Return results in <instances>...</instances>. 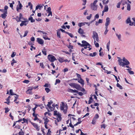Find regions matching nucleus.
I'll return each mask as SVG.
<instances>
[{
  "label": "nucleus",
  "instance_id": "35",
  "mask_svg": "<svg viewBox=\"0 0 135 135\" xmlns=\"http://www.w3.org/2000/svg\"><path fill=\"white\" fill-rule=\"evenodd\" d=\"M85 25V23H79L78 24V25L80 27H81V26H84Z\"/></svg>",
  "mask_w": 135,
  "mask_h": 135
},
{
  "label": "nucleus",
  "instance_id": "29",
  "mask_svg": "<svg viewBox=\"0 0 135 135\" xmlns=\"http://www.w3.org/2000/svg\"><path fill=\"white\" fill-rule=\"evenodd\" d=\"M97 54V53L96 52H94L93 54L90 53L89 54V56L91 57H94Z\"/></svg>",
  "mask_w": 135,
  "mask_h": 135
},
{
  "label": "nucleus",
  "instance_id": "44",
  "mask_svg": "<svg viewBox=\"0 0 135 135\" xmlns=\"http://www.w3.org/2000/svg\"><path fill=\"white\" fill-rule=\"evenodd\" d=\"M5 113H7L9 111L10 109L8 108H5Z\"/></svg>",
  "mask_w": 135,
  "mask_h": 135
},
{
  "label": "nucleus",
  "instance_id": "21",
  "mask_svg": "<svg viewBox=\"0 0 135 135\" xmlns=\"http://www.w3.org/2000/svg\"><path fill=\"white\" fill-rule=\"evenodd\" d=\"M7 13V11H6L4 13H3L2 14H1L2 17L4 19H5L6 18V17L7 16V15L6 14Z\"/></svg>",
  "mask_w": 135,
  "mask_h": 135
},
{
  "label": "nucleus",
  "instance_id": "37",
  "mask_svg": "<svg viewBox=\"0 0 135 135\" xmlns=\"http://www.w3.org/2000/svg\"><path fill=\"white\" fill-rule=\"evenodd\" d=\"M96 41L95 40H94V43L95 45V46L97 47H99V44L98 43L96 42Z\"/></svg>",
  "mask_w": 135,
  "mask_h": 135
},
{
  "label": "nucleus",
  "instance_id": "55",
  "mask_svg": "<svg viewBox=\"0 0 135 135\" xmlns=\"http://www.w3.org/2000/svg\"><path fill=\"white\" fill-rule=\"evenodd\" d=\"M45 90L46 92L47 93H48L50 91V89L48 88H45Z\"/></svg>",
  "mask_w": 135,
  "mask_h": 135
},
{
  "label": "nucleus",
  "instance_id": "15",
  "mask_svg": "<svg viewBox=\"0 0 135 135\" xmlns=\"http://www.w3.org/2000/svg\"><path fill=\"white\" fill-rule=\"evenodd\" d=\"M43 119L44 120L45 122H44V124H47L49 122V120L47 118L46 116H45V117L43 118Z\"/></svg>",
  "mask_w": 135,
  "mask_h": 135
},
{
  "label": "nucleus",
  "instance_id": "58",
  "mask_svg": "<svg viewBox=\"0 0 135 135\" xmlns=\"http://www.w3.org/2000/svg\"><path fill=\"white\" fill-rule=\"evenodd\" d=\"M44 86L45 87H48L50 86V84L48 83H46Z\"/></svg>",
  "mask_w": 135,
  "mask_h": 135
},
{
  "label": "nucleus",
  "instance_id": "56",
  "mask_svg": "<svg viewBox=\"0 0 135 135\" xmlns=\"http://www.w3.org/2000/svg\"><path fill=\"white\" fill-rule=\"evenodd\" d=\"M22 120L23 121V122H22V123L23 124L24 123L27 122V120L26 119H25V118H23L22 119Z\"/></svg>",
  "mask_w": 135,
  "mask_h": 135
},
{
  "label": "nucleus",
  "instance_id": "3",
  "mask_svg": "<svg viewBox=\"0 0 135 135\" xmlns=\"http://www.w3.org/2000/svg\"><path fill=\"white\" fill-rule=\"evenodd\" d=\"M47 58L49 60L52 62H54L55 60H57V59L55 57L52 55H49L48 56Z\"/></svg>",
  "mask_w": 135,
  "mask_h": 135
},
{
  "label": "nucleus",
  "instance_id": "9",
  "mask_svg": "<svg viewBox=\"0 0 135 135\" xmlns=\"http://www.w3.org/2000/svg\"><path fill=\"white\" fill-rule=\"evenodd\" d=\"M126 23L127 24H128L129 23V25L130 26H133L134 25V22H132L130 20V18H128L126 21Z\"/></svg>",
  "mask_w": 135,
  "mask_h": 135
},
{
  "label": "nucleus",
  "instance_id": "62",
  "mask_svg": "<svg viewBox=\"0 0 135 135\" xmlns=\"http://www.w3.org/2000/svg\"><path fill=\"white\" fill-rule=\"evenodd\" d=\"M108 27H105V30L104 32V34L105 35H106L108 31V30L107 29Z\"/></svg>",
  "mask_w": 135,
  "mask_h": 135
},
{
  "label": "nucleus",
  "instance_id": "40",
  "mask_svg": "<svg viewBox=\"0 0 135 135\" xmlns=\"http://www.w3.org/2000/svg\"><path fill=\"white\" fill-rule=\"evenodd\" d=\"M117 86L120 89H123V87L122 86L120 85L118 83H117Z\"/></svg>",
  "mask_w": 135,
  "mask_h": 135
},
{
  "label": "nucleus",
  "instance_id": "57",
  "mask_svg": "<svg viewBox=\"0 0 135 135\" xmlns=\"http://www.w3.org/2000/svg\"><path fill=\"white\" fill-rule=\"evenodd\" d=\"M28 31L27 30H26L25 31V33L24 34L23 36V37H25L27 35V34L28 33Z\"/></svg>",
  "mask_w": 135,
  "mask_h": 135
},
{
  "label": "nucleus",
  "instance_id": "47",
  "mask_svg": "<svg viewBox=\"0 0 135 135\" xmlns=\"http://www.w3.org/2000/svg\"><path fill=\"white\" fill-rule=\"evenodd\" d=\"M37 32H40L42 33L43 34L45 35H46L47 34V33H46L44 31H41L40 30H38L37 31Z\"/></svg>",
  "mask_w": 135,
  "mask_h": 135
},
{
  "label": "nucleus",
  "instance_id": "23",
  "mask_svg": "<svg viewBox=\"0 0 135 135\" xmlns=\"http://www.w3.org/2000/svg\"><path fill=\"white\" fill-rule=\"evenodd\" d=\"M43 5L42 4L41 5H37V6H36V10H37L38 9H40L41 8L43 7Z\"/></svg>",
  "mask_w": 135,
  "mask_h": 135
},
{
  "label": "nucleus",
  "instance_id": "18",
  "mask_svg": "<svg viewBox=\"0 0 135 135\" xmlns=\"http://www.w3.org/2000/svg\"><path fill=\"white\" fill-rule=\"evenodd\" d=\"M108 10V6L106 5L105 6L104 9L103 10V12H107Z\"/></svg>",
  "mask_w": 135,
  "mask_h": 135
},
{
  "label": "nucleus",
  "instance_id": "51",
  "mask_svg": "<svg viewBox=\"0 0 135 135\" xmlns=\"http://www.w3.org/2000/svg\"><path fill=\"white\" fill-rule=\"evenodd\" d=\"M116 36L117 37L118 39L119 40H120L121 36L120 34L119 35H118L117 33H116Z\"/></svg>",
  "mask_w": 135,
  "mask_h": 135
},
{
  "label": "nucleus",
  "instance_id": "54",
  "mask_svg": "<svg viewBox=\"0 0 135 135\" xmlns=\"http://www.w3.org/2000/svg\"><path fill=\"white\" fill-rule=\"evenodd\" d=\"M82 43L83 44H86L88 45L89 44L88 43V42H87L86 41H84V40H83L82 41Z\"/></svg>",
  "mask_w": 135,
  "mask_h": 135
},
{
  "label": "nucleus",
  "instance_id": "5",
  "mask_svg": "<svg viewBox=\"0 0 135 135\" xmlns=\"http://www.w3.org/2000/svg\"><path fill=\"white\" fill-rule=\"evenodd\" d=\"M30 123L37 131H39L40 130L39 127L38 126V125L37 124L32 122H30Z\"/></svg>",
  "mask_w": 135,
  "mask_h": 135
},
{
  "label": "nucleus",
  "instance_id": "34",
  "mask_svg": "<svg viewBox=\"0 0 135 135\" xmlns=\"http://www.w3.org/2000/svg\"><path fill=\"white\" fill-rule=\"evenodd\" d=\"M28 20H30L31 22H35V20L33 19V17H32L29 18H28Z\"/></svg>",
  "mask_w": 135,
  "mask_h": 135
},
{
  "label": "nucleus",
  "instance_id": "11",
  "mask_svg": "<svg viewBox=\"0 0 135 135\" xmlns=\"http://www.w3.org/2000/svg\"><path fill=\"white\" fill-rule=\"evenodd\" d=\"M90 6L91 9L93 10H96L97 8V6L96 5H93V3L90 4Z\"/></svg>",
  "mask_w": 135,
  "mask_h": 135
},
{
  "label": "nucleus",
  "instance_id": "7",
  "mask_svg": "<svg viewBox=\"0 0 135 135\" xmlns=\"http://www.w3.org/2000/svg\"><path fill=\"white\" fill-rule=\"evenodd\" d=\"M37 41L39 44L42 45L44 44V41L43 40L40 38H37Z\"/></svg>",
  "mask_w": 135,
  "mask_h": 135
},
{
  "label": "nucleus",
  "instance_id": "61",
  "mask_svg": "<svg viewBox=\"0 0 135 135\" xmlns=\"http://www.w3.org/2000/svg\"><path fill=\"white\" fill-rule=\"evenodd\" d=\"M33 89V87H28V91L30 90L32 91V90Z\"/></svg>",
  "mask_w": 135,
  "mask_h": 135
},
{
  "label": "nucleus",
  "instance_id": "42",
  "mask_svg": "<svg viewBox=\"0 0 135 135\" xmlns=\"http://www.w3.org/2000/svg\"><path fill=\"white\" fill-rule=\"evenodd\" d=\"M16 62L17 61L14 59H13L11 63V64L12 66H13L14 63H16Z\"/></svg>",
  "mask_w": 135,
  "mask_h": 135
},
{
  "label": "nucleus",
  "instance_id": "4",
  "mask_svg": "<svg viewBox=\"0 0 135 135\" xmlns=\"http://www.w3.org/2000/svg\"><path fill=\"white\" fill-rule=\"evenodd\" d=\"M93 35L92 36V37L94 39V40H95L96 39V40L97 42H98L99 41V37L98 34L97 33L94 31H93Z\"/></svg>",
  "mask_w": 135,
  "mask_h": 135
},
{
  "label": "nucleus",
  "instance_id": "6",
  "mask_svg": "<svg viewBox=\"0 0 135 135\" xmlns=\"http://www.w3.org/2000/svg\"><path fill=\"white\" fill-rule=\"evenodd\" d=\"M81 46H82V47H84V49H86L88 47L89 48V51L91 49V48H90V46H91L89 44L88 45L86 44H82Z\"/></svg>",
  "mask_w": 135,
  "mask_h": 135
},
{
  "label": "nucleus",
  "instance_id": "50",
  "mask_svg": "<svg viewBox=\"0 0 135 135\" xmlns=\"http://www.w3.org/2000/svg\"><path fill=\"white\" fill-rule=\"evenodd\" d=\"M26 93L27 94H32V91L30 90L28 91V90H27L26 92Z\"/></svg>",
  "mask_w": 135,
  "mask_h": 135
},
{
  "label": "nucleus",
  "instance_id": "32",
  "mask_svg": "<svg viewBox=\"0 0 135 135\" xmlns=\"http://www.w3.org/2000/svg\"><path fill=\"white\" fill-rule=\"evenodd\" d=\"M129 69H127V70L129 73L131 74H134V72L130 70Z\"/></svg>",
  "mask_w": 135,
  "mask_h": 135
},
{
  "label": "nucleus",
  "instance_id": "64",
  "mask_svg": "<svg viewBox=\"0 0 135 135\" xmlns=\"http://www.w3.org/2000/svg\"><path fill=\"white\" fill-rule=\"evenodd\" d=\"M19 135H24V133L21 131L20 132L18 133Z\"/></svg>",
  "mask_w": 135,
  "mask_h": 135
},
{
  "label": "nucleus",
  "instance_id": "22",
  "mask_svg": "<svg viewBox=\"0 0 135 135\" xmlns=\"http://www.w3.org/2000/svg\"><path fill=\"white\" fill-rule=\"evenodd\" d=\"M58 60L61 63H62L64 62V58L62 57H59V58L58 59Z\"/></svg>",
  "mask_w": 135,
  "mask_h": 135
},
{
  "label": "nucleus",
  "instance_id": "60",
  "mask_svg": "<svg viewBox=\"0 0 135 135\" xmlns=\"http://www.w3.org/2000/svg\"><path fill=\"white\" fill-rule=\"evenodd\" d=\"M91 16L92 15L91 14H90L89 16H87V19L88 20H90L91 17Z\"/></svg>",
  "mask_w": 135,
  "mask_h": 135
},
{
  "label": "nucleus",
  "instance_id": "36",
  "mask_svg": "<svg viewBox=\"0 0 135 135\" xmlns=\"http://www.w3.org/2000/svg\"><path fill=\"white\" fill-rule=\"evenodd\" d=\"M61 81L59 79H56V81L55 84V85H56L57 83H60Z\"/></svg>",
  "mask_w": 135,
  "mask_h": 135
},
{
  "label": "nucleus",
  "instance_id": "38",
  "mask_svg": "<svg viewBox=\"0 0 135 135\" xmlns=\"http://www.w3.org/2000/svg\"><path fill=\"white\" fill-rule=\"evenodd\" d=\"M21 19V17L20 16L19 17H17L16 18V20L18 22H19L20 21H21L20 20Z\"/></svg>",
  "mask_w": 135,
  "mask_h": 135
},
{
  "label": "nucleus",
  "instance_id": "17",
  "mask_svg": "<svg viewBox=\"0 0 135 135\" xmlns=\"http://www.w3.org/2000/svg\"><path fill=\"white\" fill-rule=\"evenodd\" d=\"M68 91L72 93H78V90H73L71 89H69L68 90Z\"/></svg>",
  "mask_w": 135,
  "mask_h": 135
},
{
  "label": "nucleus",
  "instance_id": "14",
  "mask_svg": "<svg viewBox=\"0 0 135 135\" xmlns=\"http://www.w3.org/2000/svg\"><path fill=\"white\" fill-rule=\"evenodd\" d=\"M38 115L37 114H36L33 113L32 114V115L33 117H34L33 120L35 121L39 120V119L38 118L37 116Z\"/></svg>",
  "mask_w": 135,
  "mask_h": 135
},
{
  "label": "nucleus",
  "instance_id": "12",
  "mask_svg": "<svg viewBox=\"0 0 135 135\" xmlns=\"http://www.w3.org/2000/svg\"><path fill=\"white\" fill-rule=\"evenodd\" d=\"M27 21H22L21 23L20 24V26L22 27L23 25L26 26L28 23Z\"/></svg>",
  "mask_w": 135,
  "mask_h": 135
},
{
  "label": "nucleus",
  "instance_id": "28",
  "mask_svg": "<svg viewBox=\"0 0 135 135\" xmlns=\"http://www.w3.org/2000/svg\"><path fill=\"white\" fill-rule=\"evenodd\" d=\"M61 115H60V116L57 117V118L56 119V120L57 122H59L62 119V118L61 117Z\"/></svg>",
  "mask_w": 135,
  "mask_h": 135
},
{
  "label": "nucleus",
  "instance_id": "39",
  "mask_svg": "<svg viewBox=\"0 0 135 135\" xmlns=\"http://www.w3.org/2000/svg\"><path fill=\"white\" fill-rule=\"evenodd\" d=\"M70 122L69 124V126L73 129V130H74V126H73V125H72L71 119L70 120Z\"/></svg>",
  "mask_w": 135,
  "mask_h": 135
},
{
  "label": "nucleus",
  "instance_id": "59",
  "mask_svg": "<svg viewBox=\"0 0 135 135\" xmlns=\"http://www.w3.org/2000/svg\"><path fill=\"white\" fill-rule=\"evenodd\" d=\"M66 34L69 35V36L70 37H71L72 38L73 37V35L71 33H70L67 32Z\"/></svg>",
  "mask_w": 135,
  "mask_h": 135
},
{
  "label": "nucleus",
  "instance_id": "41",
  "mask_svg": "<svg viewBox=\"0 0 135 135\" xmlns=\"http://www.w3.org/2000/svg\"><path fill=\"white\" fill-rule=\"evenodd\" d=\"M10 94H10L11 95H16V94H14L13 93V91L12 89H10L9 91Z\"/></svg>",
  "mask_w": 135,
  "mask_h": 135
},
{
  "label": "nucleus",
  "instance_id": "2",
  "mask_svg": "<svg viewBox=\"0 0 135 135\" xmlns=\"http://www.w3.org/2000/svg\"><path fill=\"white\" fill-rule=\"evenodd\" d=\"M69 85L72 87L75 88L76 89L80 90L81 87L79 84L75 83H71L69 84Z\"/></svg>",
  "mask_w": 135,
  "mask_h": 135
},
{
  "label": "nucleus",
  "instance_id": "48",
  "mask_svg": "<svg viewBox=\"0 0 135 135\" xmlns=\"http://www.w3.org/2000/svg\"><path fill=\"white\" fill-rule=\"evenodd\" d=\"M51 132L50 131V129H49L48 131V132L47 133V135H51Z\"/></svg>",
  "mask_w": 135,
  "mask_h": 135
},
{
  "label": "nucleus",
  "instance_id": "30",
  "mask_svg": "<svg viewBox=\"0 0 135 135\" xmlns=\"http://www.w3.org/2000/svg\"><path fill=\"white\" fill-rule=\"evenodd\" d=\"M67 129V127H65L63 128L62 129H60L59 130V134H57L56 135H60V132L61 131H64L66 130Z\"/></svg>",
  "mask_w": 135,
  "mask_h": 135
},
{
  "label": "nucleus",
  "instance_id": "13",
  "mask_svg": "<svg viewBox=\"0 0 135 135\" xmlns=\"http://www.w3.org/2000/svg\"><path fill=\"white\" fill-rule=\"evenodd\" d=\"M19 3V7L17 6L16 7L17 10L18 12V10L19 9H21L22 7V4L20 3V1H18Z\"/></svg>",
  "mask_w": 135,
  "mask_h": 135
},
{
  "label": "nucleus",
  "instance_id": "24",
  "mask_svg": "<svg viewBox=\"0 0 135 135\" xmlns=\"http://www.w3.org/2000/svg\"><path fill=\"white\" fill-rule=\"evenodd\" d=\"M118 61L119 62V64L120 65L122 66H124V63L122 62V59H120L118 60Z\"/></svg>",
  "mask_w": 135,
  "mask_h": 135
},
{
  "label": "nucleus",
  "instance_id": "31",
  "mask_svg": "<svg viewBox=\"0 0 135 135\" xmlns=\"http://www.w3.org/2000/svg\"><path fill=\"white\" fill-rule=\"evenodd\" d=\"M52 103V101L51 100L50 102H48V104L47 105V106L48 107H50V106H51V104Z\"/></svg>",
  "mask_w": 135,
  "mask_h": 135
},
{
  "label": "nucleus",
  "instance_id": "8",
  "mask_svg": "<svg viewBox=\"0 0 135 135\" xmlns=\"http://www.w3.org/2000/svg\"><path fill=\"white\" fill-rule=\"evenodd\" d=\"M123 60L124 62V64H123L124 66L125 65H127L129 64V61L126 59L125 57L123 58Z\"/></svg>",
  "mask_w": 135,
  "mask_h": 135
},
{
  "label": "nucleus",
  "instance_id": "46",
  "mask_svg": "<svg viewBox=\"0 0 135 135\" xmlns=\"http://www.w3.org/2000/svg\"><path fill=\"white\" fill-rule=\"evenodd\" d=\"M96 120L94 118L93 119L91 123L92 124H95L96 123Z\"/></svg>",
  "mask_w": 135,
  "mask_h": 135
},
{
  "label": "nucleus",
  "instance_id": "33",
  "mask_svg": "<svg viewBox=\"0 0 135 135\" xmlns=\"http://www.w3.org/2000/svg\"><path fill=\"white\" fill-rule=\"evenodd\" d=\"M127 9L128 11H130L131 10V5L130 4H127Z\"/></svg>",
  "mask_w": 135,
  "mask_h": 135
},
{
  "label": "nucleus",
  "instance_id": "53",
  "mask_svg": "<svg viewBox=\"0 0 135 135\" xmlns=\"http://www.w3.org/2000/svg\"><path fill=\"white\" fill-rule=\"evenodd\" d=\"M47 114H48L49 116H51V113L49 112H46L44 114L45 116Z\"/></svg>",
  "mask_w": 135,
  "mask_h": 135
},
{
  "label": "nucleus",
  "instance_id": "27",
  "mask_svg": "<svg viewBox=\"0 0 135 135\" xmlns=\"http://www.w3.org/2000/svg\"><path fill=\"white\" fill-rule=\"evenodd\" d=\"M43 38L45 40H50V38H49L46 35H44L43 36Z\"/></svg>",
  "mask_w": 135,
  "mask_h": 135
},
{
  "label": "nucleus",
  "instance_id": "25",
  "mask_svg": "<svg viewBox=\"0 0 135 135\" xmlns=\"http://www.w3.org/2000/svg\"><path fill=\"white\" fill-rule=\"evenodd\" d=\"M34 105H35V106H36L37 107H40V108L41 109H42L43 108H44V107L42 106V104H35Z\"/></svg>",
  "mask_w": 135,
  "mask_h": 135
},
{
  "label": "nucleus",
  "instance_id": "26",
  "mask_svg": "<svg viewBox=\"0 0 135 135\" xmlns=\"http://www.w3.org/2000/svg\"><path fill=\"white\" fill-rule=\"evenodd\" d=\"M78 33L80 34H83L84 33L83 30L81 28H80L78 31Z\"/></svg>",
  "mask_w": 135,
  "mask_h": 135
},
{
  "label": "nucleus",
  "instance_id": "10",
  "mask_svg": "<svg viewBox=\"0 0 135 135\" xmlns=\"http://www.w3.org/2000/svg\"><path fill=\"white\" fill-rule=\"evenodd\" d=\"M110 18L109 17H107L106 19V22L105 23V26H106L105 27L108 28V26L110 22Z\"/></svg>",
  "mask_w": 135,
  "mask_h": 135
},
{
  "label": "nucleus",
  "instance_id": "1",
  "mask_svg": "<svg viewBox=\"0 0 135 135\" xmlns=\"http://www.w3.org/2000/svg\"><path fill=\"white\" fill-rule=\"evenodd\" d=\"M61 109L63 111V112L65 114L66 113L67 109L68 106L66 104H65L63 102H62V105H61Z\"/></svg>",
  "mask_w": 135,
  "mask_h": 135
},
{
  "label": "nucleus",
  "instance_id": "19",
  "mask_svg": "<svg viewBox=\"0 0 135 135\" xmlns=\"http://www.w3.org/2000/svg\"><path fill=\"white\" fill-rule=\"evenodd\" d=\"M78 81L79 83L81 84L83 86L84 85V80L81 78H80V80H78Z\"/></svg>",
  "mask_w": 135,
  "mask_h": 135
},
{
  "label": "nucleus",
  "instance_id": "16",
  "mask_svg": "<svg viewBox=\"0 0 135 135\" xmlns=\"http://www.w3.org/2000/svg\"><path fill=\"white\" fill-rule=\"evenodd\" d=\"M54 115L55 116H57V117L60 116V115H61L60 113L59 112H58L56 110H55L54 111Z\"/></svg>",
  "mask_w": 135,
  "mask_h": 135
},
{
  "label": "nucleus",
  "instance_id": "52",
  "mask_svg": "<svg viewBox=\"0 0 135 135\" xmlns=\"http://www.w3.org/2000/svg\"><path fill=\"white\" fill-rule=\"evenodd\" d=\"M68 47L69 49H73V46L71 45L70 43H69V44L68 46Z\"/></svg>",
  "mask_w": 135,
  "mask_h": 135
},
{
  "label": "nucleus",
  "instance_id": "63",
  "mask_svg": "<svg viewBox=\"0 0 135 135\" xmlns=\"http://www.w3.org/2000/svg\"><path fill=\"white\" fill-rule=\"evenodd\" d=\"M103 4H107L108 3L109 1L108 0H107L106 1L105 0H103Z\"/></svg>",
  "mask_w": 135,
  "mask_h": 135
},
{
  "label": "nucleus",
  "instance_id": "45",
  "mask_svg": "<svg viewBox=\"0 0 135 135\" xmlns=\"http://www.w3.org/2000/svg\"><path fill=\"white\" fill-rule=\"evenodd\" d=\"M99 118V116L98 114H96L93 118L96 119H97L98 118Z\"/></svg>",
  "mask_w": 135,
  "mask_h": 135
},
{
  "label": "nucleus",
  "instance_id": "43",
  "mask_svg": "<svg viewBox=\"0 0 135 135\" xmlns=\"http://www.w3.org/2000/svg\"><path fill=\"white\" fill-rule=\"evenodd\" d=\"M40 66L41 67V68L42 69H44L45 67L44 66V64L43 62H40Z\"/></svg>",
  "mask_w": 135,
  "mask_h": 135
},
{
  "label": "nucleus",
  "instance_id": "49",
  "mask_svg": "<svg viewBox=\"0 0 135 135\" xmlns=\"http://www.w3.org/2000/svg\"><path fill=\"white\" fill-rule=\"evenodd\" d=\"M121 2H120L117 3V8H120Z\"/></svg>",
  "mask_w": 135,
  "mask_h": 135
},
{
  "label": "nucleus",
  "instance_id": "20",
  "mask_svg": "<svg viewBox=\"0 0 135 135\" xmlns=\"http://www.w3.org/2000/svg\"><path fill=\"white\" fill-rule=\"evenodd\" d=\"M57 36L59 38H61L60 32L59 30L57 31Z\"/></svg>",
  "mask_w": 135,
  "mask_h": 135
}]
</instances>
